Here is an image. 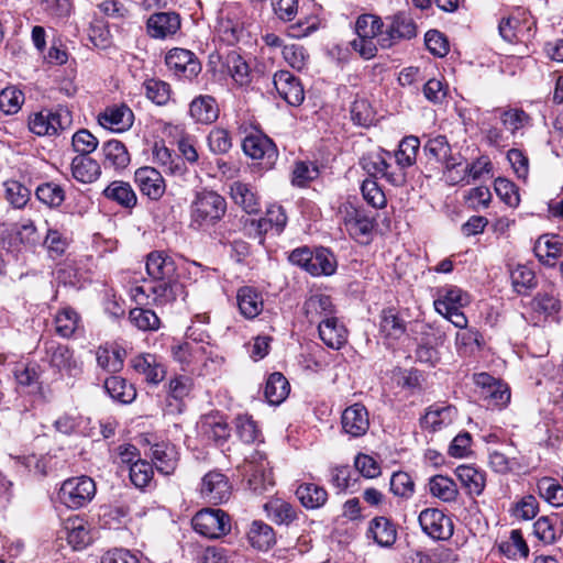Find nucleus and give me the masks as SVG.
<instances>
[{
  "label": "nucleus",
  "mask_w": 563,
  "mask_h": 563,
  "mask_svg": "<svg viewBox=\"0 0 563 563\" xmlns=\"http://www.w3.org/2000/svg\"><path fill=\"white\" fill-rule=\"evenodd\" d=\"M131 365L135 372L145 376L146 382L151 384L161 383L166 376V367L154 354H140L131 360Z\"/></svg>",
  "instance_id": "393cba45"
},
{
  "label": "nucleus",
  "mask_w": 563,
  "mask_h": 563,
  "mask_svg": "<svg viewBox=\"0 0 563 563\" xmlns=\"http://www.w3.org/2000/svg\"><path fill=\"white\" fill-rule=\"evenodd\" d=\"M423 153L429 163L449 165L451 167L462 166L464 159L461 154H453L451 144L445 135H434L428 137L423 145Z\"/></svg>",
  "instance_id": "9b49d317"
},
{
  "label": "nucleus",
  "mask_w": 563,
  "mask_h": 563,
  "mask_svg": "<svg viewBox=\"0 0 563 563\" xmlns=\"http://www.w3.org/2000/svg\"><path fill=\"white\" fill-rule=\"evenodd\" d=\"M341 424L344 433L351 438H360L369 429V416L362 404H353L345 408L341 416Z\"/></svg>",
  "instance_id": "f3484780"
},
{
  "label": "nucleus",
  "mask_w": 563,
  "mask_h": 563,
  "mask_svg": "<svg viewBox=\"0 0 563 563\" xmlns=\"http://www.w3.org/2000/svg\"><path fill=\"white\" fill-rule=\"evenodd\" d=\"M134 180L140 191L152 200H158L165 192V180L154 167L137 168L134 173Z\"/></svg>",
  "instance_id": "6ab92c4d"
},
{
  "label": "nucleus",
  "mask_w": 563,
  "mask_h": 563,
  "mask_svg": "<svg viewBox=\"0 0 563 563\" xmlns=\"http://www.w3.org/2000/svg\"><path fill=\"white\" fill-rule=\"evenodd\" d=\"M24 102V95L15 87H7L0 91V111L4 114L16 113Z\"/></svg>",
  "instance_id": "e2e57ef3"
},
{
  "label": "nucleus",
  "mask_w": 563,
  "mask_h": 563,
  "mask_svg": "<svg viewBox=\"0 0 563 563\" xmlns=\"http://www.w3.org/2000/svg\"><path fill=\"white\" fill-rule=\"evenodd\" d=\"M278 96L289 106L297 107L305 100L303 86L298 77L288 70H278L273 77Z\"/></svg>",
  "instance_id": "f8f14e48"
},
{
  "label": "nucleus",
  "mask_w": 563,
  "mask_h": 563,
  "mask_svg": "<svg viewBox=\"0 0 563 563\" xmlns=\"http://www.w3.org/2000/svg\"><path fill=\"white\" fill-rule=\"evenodd\" d=\"M236 301L241 314L246 319L256 318L264 308L262 294L250 286L241 287L238 290Z\"/></svg>",
  "instance_id": "c85d7f7f"
},
{
  "label": "nucleus",
  "mask_w": 563,
  "mask_h": 563,
  "mask_svg": "<svg viewBox=\"0 0 563 563\" xmlns=\"http://www.w3.org/2000/svg\"><path fill=\"white\" fill-rule=\"evenodd\" d=\"M384 23L385 30L382 37L378 38L379 47L383 49H388L399 42L411 40L417 35L413 20L404 11L386 16Z\"/></svg>",
  "instance_id": "7ed1b4c3"
},
{
  "label": "nucleus",
  "mask_w": 563,
  "mask_h": 563,
  "mask_svg": "<svg viewBox=\"0 0 563 563\" xmlns=\"http://www.w3.org/2000/svg\"><path fill=\"white\" fill-rule=\"evenodd\" d=\"M539 495L551 506H563V486L552 477H542L538 484Z\"/></svg>",
  "instance_id": "4d7b16f0"
},
{
  "label": "nucleus",
  "mask_w": 563,
  "mask_h": 563,
  "mask_svg": "<svg viewBox=\"0 0 563 563\" xmlns=\"http://www.w3.org/2000/svg\"><path fill=\"white\" fill-rule=\"evenodd\" d=\"M152 154L154 163L159 165L165 173L176 174L183 170L179 157L163 141L154 143Z\"/></svg>",
  "instance_id": "a18cd8bd"
},
{
  "label": "nucleus",
  "mask_w": 563,
  "mask_h": 563,
  "mask_svg": "<svg viewBox=\"0 0 563 563\" xmlns=\"http://www.w3.org/2000/svg\"><path fill=\"white\" fill-rule=\"evenodd\" d=\"M533 252L539 262L547 266H554L562 256V242L558 235H541L534 243Z\"/></svg>",
  "instance_id": "c756f323"
},
{
  "label": "nucleus",
  "mask_w": 563,
  "mask_h": 563,
  "mask_svg": "<svg viewBox=\"0 0 563 563\" xmlns=\"http://www.w3.org/2000/svg\"><path fill=\"white\" fill-rule=\"evenodd\" d=\"M303 311L310 323L319 325L322 319L334 317L335 307L330 296L313 294L305 301Z\"/></svg>",
  "instance_id": "a878e982"
},
{
  "label": "nucleus",
  "mask_w": 563,
  "mask_h": 563,
  "mask_svg": "<svg viewBox=\"0 0 563 563\" xmlns=\"http://www.w3.org/2000/svg\"><path fill=\"white\" fill-rule=\"evenodd\" d=\"M49 365L62 374L76 376L80 373V363L75 358L74 352L64 344H51L47 347Z\"/></svg>",
  "instance_id": "412c9836"
},
{
  "label": "nucleus",
  "mask_w": 563,
  "mask_h": 563,
  "mask_svg": "<svg viewBox=\"0 0 563 563\" xmlns=\"http://www.w3.org/2000/svg\"><path fill=\"white\" fill-rule=\"evenodd\" d=\"M130 322L142 331H156L161 327V320L151 309L134 308L129 313Z\"/></svg>",
  "instance_id": "13d9d810"
},
{
  "label": "nucleus",
  "mask_w": 563,
  "mask_h": 563,
  "mask_svg": "<svg viewBox=\"0 0 563 563\" xmlns=\"http://www.w3.org/2000/svg\"><path fill=\"white\" fill-rule=\"evenodd\" d=\"M230 196L234 203L240 206L246 213L253 214L260 211L258 197L249 184L233 181L230 185Z\"/></svg>",
  "instance_id": "72a5a7b5"
},
{
  "label": "nucleus",
  "mask_w": 563,
  "mask_h": 563,
  "mask_svg": "<svg viewBox=\"0 0 563 563\" xmlns=\"http://www.w3.org/2000/svg\"><path fill=\"white\" fill-rule=\"evenodd\" d=\"M511 284L516 292L526 295L537 286L534 272L526 265L518 264L510 272Z\"/></svg>",
  "instance_id": "5fc2aeb1"
},
{
  "label": "nucleus",
  "mask_w": 563,
  "mask_h": 563,
  "mask_svg": "<svg viewBox=\"0 0 563 563\" xmlns=\"http://www.w3.org/2000/svg\"><path fill=\"white\" fill-rule=\"evenodd\" d=\"M499 550L503 554L512 560L526 559L529 554V548L520 530H511L509 539L499 544Z\"/></svg>",
  "instance_id": "6e6d98bb"
},
{
  "label": "nucleus",
  "mask_w": 563,
  "mask_h": 563,
  "mask_svg": "<svg viewBox=\"0 0 563 563\" xmlns=\"http://www.w3.org/2000/svg\"><path fill=\"white\" fill-rule=\"evenodd\" d=\"M103 165L106 168L110 167L117 172L125 169L131 157L125 145L118 140H110L102 145Z\"/></svg>",
  "instance_id": "2f4dec72"
},
{
  "label": "nucleus",
  "mask_w": 563,
  "mask_h": 563,
  "mask_svg": "<svg viewBox=\"0 0 563 563\" xmlns=\"http://www.w3.org/2000/svg\"><path fill=\"white\" fill-rule=\"evenodd\" d=\"M429 492L444 503H453L459 496L455 482L444 475H434L429 479Z\"/></svg>",
  "instance_id": "c03bdc74"
},
{
  "label": "nucleus",
  "mask_w": 563,
  "mask_h": 563,
  "mask_svg": "<svg viewBox=\"0 0 563 563\" xmlns=\"http://www.w3.org/2000/svg\"><path fill=\"white\" fill-rule=\"evenodd\" d=\"M191 525L197 533L209 539L221 538L231 531L230 517L222 509H201L194 516Z\"/></svg>",
  "instance_id": "20e7f679"
},
{
  "label": "nucleus",
  "mask_w": 563,
  "mask_h": 563,
  "mask_svg": "<svg viewBox=\"0 0 563 563\" xmlns=\"http://www.w3.org/2000/svg\"><path fill=\"white\" fill-rule=\"evenodd\" d=\"M309 258L306 272L312 276H330L336 269L335 256L328 249H316Z\"/></svg>",
  "instance_id": "e433bc0d"
},
{
  "label": "nucleus",
  "mask_w": 563,
  "mask_h": 563,
  "mask_svg": "<svg viewBox=\"0 0 563 563\" xmlns=\"http://www.w3.org/2000/svg\"><path fill=\"white\" fill-rule=\"evenodd\" d=\"M455 475L470 496H479L486 486V474L473 465H460Z\"/></svg>",
  "instance_id": "cd10ccee"
},
{
  "label": "nucleus",
  "mask_w": 563,
  "mask_h": 563,
  "mask_svg": "<svg viewBox=\"0 0 563 563\" xmlns=\"http://www.w3.org/2000/svg\"><path fill=\"white\" fill-rule=\"evenodd\" d=\"M146 272L155 280H174L177 265L165 251H153L146 256Z\"/></svg>",
  "instance_id": "aec40b11"
},
{
  "label": "nucleus",
  "mask_w": 563,
  "mask_h": 563,
  "mask_svg": "<svg viewBox=\"0 0 563 563\" xmlns=\"http://www.w3.org/2000/svg\"><path fill=\"white\" fill-rule=\"evenodd\" d=\"M203 339H195L194 342H184L172 346V355L181 365L188 366L199 358V353H206L207 349L202 343Z\"/></svg>",
  "instance_id": "8fccbe9b"
},
{
  "label": "nucleus",
  "mask_w": 563,
  "mask_h": 563,
  "mask_svg": "<svg viewBox=\"0 0 563 563\" xmlns=\"http://www.w3.org/2000/svg\"><path fill=\"white\" fill-rule=\"evenodd\" d=\"M154 475L153 465L144 460H139L130 466V479L135 487L144 488Z\"/></svg>",
  "instance_id": "0e129e2a"
},
{
  "label": "nucleus",
  "mask_w": 563,
  "mask_h": 563,
  "mask_svg": "<svg viewBox=\"0 0 563 563\" xmlns=\"http://www.w3.org/2000/svg\"><path fill=\"white\" fill-rule=\"evenodd\" d=\"M104 389L108 395L121 404H130L136 397V390L133 385L120 376H110L104 380Z\"/></svg>",
  "instance_id": "37998d69"
},
{
  "label": "nucleus",
  "mask_w": 563,
  "mask_h": 563,
  "mask_svg": "<svg viewBox=\"0 0 563 563\" xmlns=\"http://www.w3.org/2000/svg\"><path fill=\"white\" fill-rule=\"evenodd\" d=\"M471 302L470 295L454 285H445L435 290L433 300L434 310L440 313H450V311L462 310Z\"/></svg>",
  "instance_id": "ddd939ff"
},
{
  "label": "nucleus",
  "mask_w": 563,
  "mask_h": 563,
  "mask_svg": "<svg viewBox=\"0 0 563 563\" xmlns=\"http://www.w3.org/2000/svg\"><path fill=\"white\" fill-rule=\"evenodd\" d=\"M174 280H157L156 285L153 286H136L133 288V297L139 300V296L148 297V291L154 295L153 300L159 305L167 303L175 300V292L173 290Z\"/></svg>",
  "instance_id": "de8ad7c7"
},
{
  "label": "nucleus",
  "mask_w": 563,
  "mask_h": 563,
  "mask_svg": "<svg viewBox=\"0 0 563 563\" xmlns=\"http://www.w3.org/2000/svg\"><path fill=\"white\" fill-rule=\"evenodd\" d=\"M363 169L374 178L380 176L394 186H401L406 181V175L401 170L391 169L383 154H369L361 159Z\"/></svg>",
  "instance_id": "dca6fc26"
},
{
  "label": "nucleus",
  "mask_w": 563,
  "mask_h": 563,
  "mask_svg": "<svg viewBox=\"0 0 563 563\" xmlns=\"http://www.w3.org/2000/svg\"><path fill=\"white\" fill-rule=\"evenodd\" d=\"M351 119L360 126H369L375 120V113L365 99H357L351 106Z\"/></svg>",
  "instance_id": "774afa93"
},
{
  "label": "nucleus",
  "mask_w": 563,
  "mask_h": 563,
  "mask_svg": "<svg viewBox=\"0 0 563 563\" xmlns=\"http://www.w3.org/2000/svg\"><path fill=\"white\" fill-rule=\"evenodd\" d=\"M419 148V137L415 135L404 137L398 145V150L395 152L398 167L394 169L404 172L405 168L412 166L416 163Z\"/></svg>",
  "instance_id": "a19ab883"
},
{
  "label": "nucleus",
  "mask_w": 563,
  "mask_h": 563,
  "mask_svg": "<svg viewBox=\"0 0 563 563\" xmlns=\"http://www.w3.org/2000/svg\"><path fill=\"white\" fill-rule=\"evenodd\" d=\"M318 331L321 341L330 349L340 350L347 342V330L335 316L322 319Z\"/></svg>",
  "instance_id": "b1692460"
},
{
  "label": "nucleus",
  "mask_w": 563,
  "mask_h": 563,
  "mask_svg": "<svg viewBox=\"0 0 563 563\" xmlns=\"http://www.w3.org/2000/svg\"><path fill=\"white\" fill-rule=\"evenodd\" d=\"M146 97L158 106L166 104L170 98V86L158 79H148L144 82Z\"/></svg>",
  "instance_id": "69168bd1"
},
{
  "label": "nucleus",
  "mask_w": 563,
  "mask_h": 563,
  "mask_svg": "<svg viewBox=\"0 0 563 563\" xmlns=\"http://www.w3.org/2000/svg\"><path fill=\"white\" fill-rule=\"evenodd\" d=\"M96 494V484L88 476L66 479L59 489V499L68 508L78 509L86 506Z\"/></svg>",
  "instance_id": "39448f33"
},
{
  "label": "nucleus",
  "mask_w": 563,
  "mask_h": 563,
  "mask_svg": "<svg viewBox=\"0 0 563 563\" xmlns=\"http://www.w3.org/2000/svg\"><path fill=\"white\" fill-rule=\"evenodd\" d=\"M245 155L262 161L266 168H272L278 158V151L274 142L262 134L247 135L242 143Z\"/></svg>",
  "instance_id": "9d476101"
},
{
  "label": "nucleus",
  "mask_w": 563,
  "mask_h": 563,
  "mask_svg": "<svg viewBox=\"0 0 563 563\" xmlns=\"http://www.w3.org/2000/svg\"><path fill=\"white\" fill-rule=\"evenodd\" d=\"M167 68L179 79L191 80L201 71V64L189 49L174 47L165 56Z\"/></svg>",
  "instance_id": "6e6552de"
},
{
  "label": "nucleus",
  "mask_w": 563,
  "mask_h": 563,
  "mask_svg": "<svg viewBox=\"0 0 563 563\" xmlns=\"http://www.w3.org/2000/svg\"><path fill=\"white\" fill-rule=\"evenodd\" d=\"M68 123V112L41 111L30 117L29 129L38 136L54 135L59 130H64Z\"/></svg>",
  "instance_id": "2eb2a0df"
},
{
  "label": "nucleus",
  "mask_w": 563,
  "mask_h": 563,
  "mask_svg": "<svg viewBox=\"0 0 563 563\" xmlns=\"http://www.w3.org/2000/svg\"><path fill=\"white\" fill-rule=\"evenodd\" d=\"M235 433L246 444L263 443V434L257 422L247 413L239 415L234 420Z\"/></svg>",
  "instance_id": "ea45409f"
},
{
  "label": "nucleus",
  "mask_w": 563,
  "mask_h": 563,
  "mask_svg": "<svg viewBox=\"0 0 563 563\" xmlns=\"http://www.w3.org/2000/svg\"><path fill=\"white\" fill-rule=\"evenodd\" d=\"M201 432L214 442H224L230 437V428L228 423L216 417H207L201 421Z\"/></svg>",
  "instance_id": "bf43d9fd"
},
{
  "label": "nucleus",
  "mask_w": 563,
  "mask_h": 563,
  "mask_svg": "<svg viewBox=\"0 0 563 563\" xmlns=\"http://www.w3.org/2000/svg\"><path fill=\"white\" fill-rule=\"evenodd\" d=\"M80 317L73 308L66 307L60 309L55 318V332L65 339L71 338L79 328Z\"/></svg>",
  "instance_id": "09e8293b"
},
{
  "label": "nucleus",
  "mask_w": 563,
  "mask_h": 563,
  "mask_svg": "<svg viewBox=\"0 0 563 563\" xmlns=\"http://www.w3.org/2000/svg\"><path fill=\"white\" fill-rule=\"evenodd\" d=\"M289 391V383L282 373H273L269 375L265 385L264 395L271 405L282 404Z\"/></svg>",
  "instance_id": "49530a36"
},
{
  "label": "nucleus",
  "mask_w": 563,
  "mask_h": 563,
  "mask_svg": "<svg viewBox=\"0 0 563 563\" xmlns=\"http://www.w3.org/2000/svg\"><path fill=\"white\" fill-rule=\"evenodd\" d=\"M418 520L422 531L434 540H449L453 536V521L440 509L427 508Z\"/></svg>",
  "instance_id": "1a4fd4ad"
},
{
  "label": "nucleus",
  "mask_w": 563,
  "mask_h": 563,
  "mask_svg": "<svg viewBox=\"0 0 563 563\" xmlns=\"http://www.w3.org/2000/svg\"><path fill=\"white\" fill-rule=\"evenodd\" d=\"M296 495L302 506L307 509H318L328 499L327 490L317 484L306 483L298 486Z\"/></svg>",
  "instance_id": "79ce46f5"
},
{
  "label": "nucleus",
  "mask_w": 563,
  "mask_h": 563,
  "mask_svg": "<svg viewBox=\"0 0 563 563\" xmlns=\"http://www.w3.org/2000/svg\"><path fill=\"white\" fill-rule=\"evenodd\" d=\"M189 113L196 122L210 124L218 119L219 107L212 96H198L191 101Z\"/></svg>",
  "instance_id": "473e14b6"
},
{
  "label": "nucleus",
  "mask_w": 563,
  "mask_h": 563,
  "mask_svg": "<svg viewBox=\"0 0 563 563\" xmlns=\"http://www.w3.org/2000/svg\"><path fill=\"white\" fill-rule=\"evenodd\" d=\"M65 530L67 531V541L73 549H82L89 544L90 533L82 519L78 517L68 519L65 523Z\"/></svg>",
  "instance_id": "3c124183"
},
{
  "label": "nucleus",
  "mask_w": 563,
  "mask_h": 563,
  "mask_svg": "<svg viewBox=\"0 0 563 563\" xmlns=\"http://www.w3.org/2000/svg\"><path fill=\"white\" fill-rule=\"evenodd\" d=\"M407 331V323L399 317L395 308H386L380 313L379 333L389 341L396 342L401 339Z\"/></svg>",
  "instance_id": "bb28decb"
},
{
  "label": "nucleus",
  "mask_w": 563,
  "mask_h": 563,
  "mask_svg": "<svg viewBox=\"0 0 563 563\" xmlns=\"http://www.w3.org/2000/svg\"><path fill=\"white\" fill-rule=\"evenodd\" d=\"M247 538L253 548L262 551L271 549L276 542L274 529L261 520L252 522Z\"/></svg>",
  "instance_id": "58836bf2"
},
{
  "label": "nucleus",
  "mask_w": 563,
  "mask_h": 563,
  "mask_svg": "<svg viewBox=\"0 0 563 563\" xmlns=\"http://www.w3.org/2000/svg\"><path fill=\"white\" fill-rule=\"evenodd\" d=\"M384 20L372 13L361 14L355 21V33L367 38H379L384 32Z\"/></svg>",
  "instance_id": "603ef678"
},
{
  "label": "nucleus",
  "mask_w": 563,
  "mask_h": 563,
  "mask_svg": "<svg viewBox=\"0 0 563 563\" xmlns=\"http://www.w3.org/2000/svg\"><path fill=\"white\" fill-rule=\"evenodd\" d=\"M455 418V407L432 405L421 418L420 424L430 432H438L451 426Z\"/></svg>",
  "instance_id": "5701e85b"
},
{
  "label": "nucleus",
  "mask_w": 563,
  "mask_h": 563,
  "mask_svg": "<svg viewBox=\"0 0 563 563\" xmlns=\"http://www.w3.org/2000/svg\"><path fill=\"white\" fill-rule=\"evenodd\" d=\"M343 224L349 235L360 243H368L375 227V220L365 210L345 206Z\"/></svg>",
  "instance_id": "423d86ee"
},
{
  "label": "nucleus",
  "mask_w": 563,
  "mask_h": 563,
  "mask_svg": "<svg viewBox=\"0 0 563 563\" xmlns=\"http://www.w3.org/2000/svg\"><path fill=\"white\" fill-rule=\"evenodd\" d=\"M499 119L511 134H516L517 131L529 124L530 117L522 109L508 108L500 110Z\"/></svg>",
  "instance_id": "680f3d73"
},
{
  "label": "nucleus",
  "mask_w": 563,
  "mask_h": 563,
  "mask_svg": "<svg viewBox=\"0 0 563 563\" xmlns=\"http://www.w3.org/2000/svg\"><path fill=\"white\" fill-rule=\"evenodd\" d=\"M368 536L383 548H390L397 540V528L387 517H375L369 521Z\"/></svg>",
  "instance_id": "7c9ffc66"
},
{
  "label": "nucleus",
  "mask_w": 563,
  "mask_h": 563,
  "mask_svg": "<svg viewBox=\"0 0 563 563\" xmlns=\"http://www.w3.org/2000/svg\"><path fill=\"white\" fill-rule=\"evenodd\" d=\"M101 126L114 132L128 131L134 121L133 111L124 103L107 107L99 115Z\"/></svg>",
  "instance_id": "a211bd4d"
},
{
  "label": "nucleus",
  "mask_w": 563,
  "mask_h": 563,
  "mask_svg": "<svg viewBox=\"0 0 563 563\" xmlns=\"http://www.w3.org/2000/svg\"><path fill=\"white\" fill-rule=\"evenodd\" d=\"M35 196L43 205L49 208H58L65 201L64 188L53 181L38 185Z\"/></svg>",
  "instance_id": "864d4df0"
},
{
  "label": "nucleus",
  "mask_w": 563,
  "mask_h": 563,
  "mask_svg": "<svg viewBox=\"0 0 563 563\" xmlns=\"http://www.w3.org/2000/svg\"><path fill=\"white\" fill-rule=\"evenodd\" d=\"M181 18L175 11L152 13L145 23L146 34L154 40L166 41L174 38L180 31Z\"/></svg>",
  "instance_id": "0eeeda50"
},
{
  "label": "nucleus",
  "mask_w": 563,
  "mask_h": 563,
  "mask_svg": "<svg viewBox=\"0 0 563 563\" xmlns=\"http://www.w3.org/2000/svg\"><path fill=\"white\" fill-rule=\"evenodd\" d=\"M151 457L161 474L170 475L177 467L179 454L174 444L162 441L151 446Z\"/></svg>",
  "instance_id": "4be33fe9"
},
{
  "label": "nucleus",
  "mask_w": 563,
  "mask_h": 563,
  "mask_svg": "<svg viewBox=\"0 0 563 563\" xmlns=\"http://www.w3.org/2000/svg\"><path fill=\"white\" fill-rule=\"evenodd\" d=\"M102 195L125 209H132L137 203V197L132 186L122 180H113L102 191Z\"/></svg>",
  "instance_id": "c9c22d12"
},
{
  "label": "nucleus",
  "mask_w": 563,
  "mask_h": 563,
  "mask_svg": "<svg viewBox=\"0 0 563 563\" xmlns=\"http://www.w3.org/2000/svg\"><path fill=\"white\" fill-rule=\"evenodd\" d=\"M227 212V201L214 190L201 188L196 190L189 206L190 227L205 229L220 222Z\"/></svg>",
  "instance_id": "f257e3e1"
},
{
  "label": "nucleus",
  "mask_w": 563,
  "mask_h": 563,
  "mask_svg": "<svg viewBox=\"0 0 563 563\" xmlns=\"http://www.w3.org/2000/svg\"><path fill=\"white\" fill-rule=\"evenodd\" d=\"M228 70L233 80L244 86L250 81V67L247 63L238 54H230L227 58Z\"/></svg>",
  "instance_id": "338daca9"
},
{
  "label": "nucleus",
  "mask_w": 563,
  "mask_h": 563,
  "mask_svg": "<svg viewBox=\"0 0 563 563\" xmlns=\"http://www.w3.org/2000/svg\"><path fill=\"white\" fill-rule=\"evenodd\" d=\"M264 510L268 519L276 525L289 526L297 519L295 507L280 498H273L264 504Z\"/></svg>",
  "instance_id": "4c0bfd02"
},
{
  "label": "nucleus",
  "mask_w": 563,
  "mask_h": 563,
  "mask_svg": "<svg viewBox=\"0 0 563 563\" xmlns=\"http://www.w3.org/2000/svg\"><path fill=\"white\" fill-rule=\"evenodd\" d=\"M232 487L227 476L219 472H209L202 477L200 494L208 503L218 505L229 500Z\"/></svg>",
  "instance_id": "4468645a"
},
{
  "label": "nucleus",
  "mask_w": 563,
  "mask_h": 563,
  "mask_svg": "<svg viewBox=\"0 0 563 563\" xmlns=\"http://www.w3.org/2000/svg\"><path fill=\"white\" fill-rule=\"evenodd\" d=\"M71 175L82 184H91L101 175L100 164L86 155H77L71 161Z\"/></svg>",
  "instance_id": "f704fd0d"
},
{
  "label": "nucleus",
  "mask_w": 563,
  "mask_h": 563,
  "mask_svg": "<svg viewBox=\"0 0 563 563\" xmlns=\"http://www.w3.org/2000/svg\"><path fill=\"white\" fill-rule=\"evenodd\" d=\"M243 474L249 489L257 495L265 493L275 484L267 455L257 449L245 457Z\"/></svg>",
  "instance_id": "f03ea898"
},
{
  "label": "nucleus",
  "mask_w": 563,
  "mask_h": 563,
  "mask_svg": "<svg viewBox=\"0 0 563 563\" xmlns=\"http://www.w3.org/2000/svg\"><path fill=\"white\" fill-rule=\"evenodd\" d=\"M123 352L120 349L99 347L96 353L98 365L107 372L117 373L123 366Z\"/></svg>",
  "instance_id": "052dcab7"
}]
</instances>
